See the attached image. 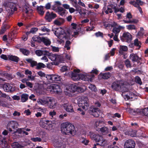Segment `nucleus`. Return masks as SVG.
I'll return each instance as SVG.
<instances>
[{
  "mask_svg": "<svg viewBox=\"0 0 148 148\" xmlns=\"http://www.w3.org/2000/svg\"><path fill=\"white\" fill-rule=\"evenodd\" d=\"M38 28L36 27H34L31 29L30 32L32 34H34L38 30Z\"/></svg>",
  "mask_w": 148,
  "mask_h": 148,
  "instance_id": "nucleus-58",
  "label": "nucleus"
},
{
  "mask_svg": "<svg viewBox=\"0 0 148 148\" xmlns=\"http://www.w3.org/2000/svg\"><path fill=\"white\" fill-rule=\"evenodd\" d=\"M88 87L92 91H93L95 92H96L97 91V89L94 85L90 84L89 86Z\"/></svg>",
  "mask_w": 148,
  "mask_h": 148,
  "instance_id": "nucleus-53",
  "label": "nucleus"
},
{
  "mask_svg": "<svg viewBox=\"0 0 148 148\" xmlns=\"http://www.w3.org/2000/svg\"><path fill=\"white\" fill-rule=\"evenodd\" d=\"M124 28V26L119 25L118 27H114L113 29L112 32L116 35L120 32L121 29H123Z\"/></svg>",
  "mask_w": 148,
  "mask_h": 148,
  "instance_id": "nucleus-34",
  "label": "nucleus"
},
{
  "mask_svg": "<svg viewBox=\"0 0 148 148\" xmlns=\"http://www.w3.org/2000/svg\"><path fill=\"white\" fill-rule=\"evenodd\" d=\"M132 16L130 13H127L126 16V20H123V21L126 23H137L138 22V20L137 19H131L132 18Z\"/></svg>",
  "mask_w": 148,
  "mask_h": 148,
  "instance_id": "nucleus-12",
  "label": "nucleus"
},
{
  "mask_svg": "<svg viewBox=\"0 0 148 148\" xmlns=\"http://www.w3.org/2000/svg\"><path fill=\"white\" fill-rule=\"evenodd\" d=\"M99 131L103 135H106L109 132V129L108 127L104 126L100 128Z\"/></svg>",
  "mask_w": 148,
  "mask_h": 148,
  "instance_id": "nucleus-26",
  "label": "nucleus"
},
{
  "mask_svg": "<svg viewBox=\"0 0 148 148\" xmlns=\"http://www.w3.org/2000/svg\"><path fill=\"white\" fill-rule=\"evenodd\" d=\"M134 43L135 46L139 47V48L141 47V43L137 39H136L134 40Z\"/></svg>",
  "mask_w": 148,
  "mask_h": 148,
  "instance_id": "nucleus-49",
  "label": "nucleus"
},
{
  "mask_svg": "<svg viewBox=\"0 0 148 148\" xmlns=\"http://www.w3.org/2000/svg\"><path fill=\"white\" fill-rule=\"evenodd\" d=\"M20 51L22 52L23 54L27 56L29 53V51L26 49L21 48L20 49Z\"/></svg>",
  "mask_w": 148,
  "mask_h": 148,
  "instance_id": "nucleus-44",
  "label": "nucleus"
},
{
  "mask_svg": "<svg viewBox=\"0 0 148 148\" xmlns=\"http://www.w3.org/2000/svg\"><path fill=\"white\" fill-rule=\"evenodd\" d=\"M40 127L48 130H51L53 129V125L51 121L47 120L45 118L41 119L39 122Z\"/></svg>",
  "mask_w": 148,
  "mask_h": 148,
  "instance_id": "nucleus-6",
  "label": "nucleus"
},
{
  "mask_svg": "<svg viewBox=\"0 0 148 148\" xmlns=\"http://www.w3.org/2000/svg\"><path fill=\"white\" fill-rule=\"evenodd\" d=\"M58 31L59 30H58L55 31V35L60 40H58V41L61 43L63 42L64 39H66L69 38L66 33L64 32L63 29H60L59 31L61 32H59Z\"/></svg>",
  "mask_w": 148,
  "mask_h": 148,
  "instance_id": "nucleus-7",
  "label": "nucleus"
},
{
  "mask_svg": "<svg viewBox=\"0 0 148 148\" xmlns=\"http://www.w3.org/2000/svg\"><path fill=\"white\" fill-rule=\"evenodd\" d=\"M101 111L99 109L96 108H93L92 110L90 111V114L95 117H98Z\"/></svg>",
  "mask_w": 148,
  "mask_h": 148,
  "instance_id": "nucleus-21",
  "label": "nucleus"
},
{
  "mask_svg": "<svg viewBox=\"0 0 148 148\" xmlns=\"http://www.w3.org/2000/svg\"><path fill=\"white\" fill-rule=\"evenodd\" d=\"M8 139L4 136L3 137L2 136H0V145L2 147L5 148L8 147L7 140Z\"/></svg>",
  "mask_w": 148,
  "mask_h": 148,
  "instance_id": "nucleus-19",
  "label": "nucleus"
},
{
  "mask_svg": "<svg viewBox=\"0 0 148 148\" xmlns=\"http://www.w3.org/2000/svg\"><path fill=\"white\" fill-rule=\"evenodd\" d=\"M0 105L3 107L10 108L11 105L10 103L5 101H2L0 103Z\"/></svg>",
  "mask_w": 148,
  "mask_h": 148,
  "instance_id": "nucleus-42",
  "label": "nucleus"
},
{
  "mask_svg": "<svg viewBox=\"0 0 148 148\" xmlns=\"http://www.w3.org/2000/svg\"><path fill=\"white\" fill-rule=\"evenodd\" d=\"M4 76L8 79H10L13 78V77L11 74L7 73H5L4 74Z\"/></svg>",
  "mask_w": 148,
  "mask_h": 148,
  "instance_id": "nucleus-52",
  "label": "nucleus"
},
{
  "mask_svg": "<svg viewBox=\"0 0 148 148\" xmlns=\"http://www.w3.org/2000/svg\"><path fill=\"white\" fill-rule=\"evenodd\" d=\"M113 11L111 10V8H110V5L107 7H103L102 11L103 13L105 12L106 14H108L109 13H111Z\"/></svg>",
  "mask_w": 148,
  "mask_h": 148,
  "instance_id": "nucleus-28",
  "label": "nucleus"
},
{
  "mask_svg": "<svg viewBox=\"0 0 148 148\" xmlns=\"http://www.w3.org/2000/svg\"><path fill=\"white\" fill-rule=\"evenodd\" d=\"M58 12L60 15L63 16L65 15L66 10L62 7H59L58 8Z\"/></svg>",
  "mask_w": 148,
  "mask_h": 148,
  "instance_id": "nucleus-35",
  "label": "nucleus"
},
{
  "mask_svg": "<svg viewBox=\"0 0 148 148\" xmlns=\"http://www.w3.org/2000/svg\"><path fill=\"white\" fill-rule=\"evenodd\" d=\"M46 77L50 83L60 81L61 79L60 76L56 74L47 75H46Z\"/></svg>",
  "mask_w": 148,
  "mask_h": 148,
  "instance_id": "nucleus-10",
  "label": "nucleus"
},
{
  "mask_svg": "<svg viewBox=\"0 0 148 148\" xmlns=\"http://www.w3.org/2000/svg\"><path fill=\"white\" fill-rule=\"evenodd\" d=\"M6 9L9 14V15H11L13 14L15 11L17 10L16 5L13 3H9L7 7H6Z\"/></svg>",
  "mask_w": 148,
  "mask_h": 148,
  "instance_id": "nucleus-11",
  "label": "nucleus"
},
{
  "mask_svg": "<svg viewBox=\"0 0 148 148\" xmlns=\"http://www.w3.org/2000/svg\"><path fill=\"white\" fill-rule=\"evenodd\" d=\"M48 55H46L48 58L53 61H57L58 60L59 56L55 54H52L48 51Z\"/></svg>",
  "mask_w": 148,
  "mask_h": 148,
  "instance_id": "nucleus-25",
  "label": "nucleus"
},
{
  "mask_svg": "<svg viewBox=\"0 0 148 148\" xmlns=\"http://www.w3.org/2000/svg\"><path fill=\"white\" fill-rule=\"evenodd\" d=\"M125 64L127 67H131L130 61L128 60H127L125 61Z\"/></svg>",
  "mask_w": 148,
  "mask_h": 148,
  "instance_id": "nucleus-60",
  "label": "nucleus"
},
{
  "mask_svg": "<svg viewBox=\"0 0 148 148\" xmlns=\"http://www.w3.org/2000/svg\"><path fill=\"white\" fill-rule=\"evenodd\" d=\"M43 10L44 7L42 6L41 5L37 7V12L39 14L41 15H43L45 13V11Z\"/></svg>",
  "mask_w": 148,
  "mask_h": 148,
  "instance_id": "nucleus-36",
  "label": "nucleus"
},
{
  "mask_svg": "<svg viewBox=\"0 0 148 148\" xmlns=\"http://www.w3.org/2000/svg\"><path fill=\"white\" fill-rule=\"evenodd\" d=\"M29 96L26 94H23L21 95V100L22 102H24L26 101L28 99Z\"/></svg>",
  "mask_w": 148,
  "mask_h": 148,
  "instance_id": "nucleus-40",
  "label": "nucleus"
},
{
  "mask_svg": "<svg viewBox=\"0 0 148 148\" xmlns=\"http://www.w3.org/2000/svg\"><path fill=\"white\" fill-rule=\"evenodd\" d=\"M136 82L140 85L142 84V82L140 78L138 77H136L135 78Z\"/></svg>",
  "mask_w": 148,
  "mask_h": 148,
  "instance_id": "nucleus-55",
  "label": "nucleus"
},
{
  "mask_svg": "<svg viewBox=\"0 0 148 148\" xmlns=\"http://www.w3.org/2000/svg\"><path fill=\"white\" fill-rule=\"evenodd\" d=\"M3 88L5 91L8 92L13 91L14 90V88L9 84H4L3 86Z\"/></svg>",
  "mask_w": 148,
  "mask_h": 148,
  "instance_id": "nucleus-22",
  "label": "nucleus"
},
{
  "mask_svg": "<svg viewBox=\"0 0 148 148\" xmlns=\"http://www.w3.org/2000/svg\"><path fill=\"white\" fill-rule=\"evenodd\" d=\"M127 29L129 30L136 29V27L135 25H129L126 26Z\"/></svg>",
  "mask_w": 148,
  "mask_h": 148,
  "instance_id": "nucleus-48",
  "label": "nucleus"
},
{
  "mask_svg": "<svg viewBox=\"0 0 148 148\" xmlns=\"http://www.w3.org/2000/svg\"><path fill=\"white\" fill-rule=\"evenodd\" d=\"M47 89L52 93H58L62 91L60 86L56 84H53L48 86Z\"/></svg>",
  "mask_w": 148,
  "mask_h": 148,
  "instance_id": "nucleus-8",
  "label": "nucleus"
},
{
  "mask_svg": "<svg viewBox=\"0 0 148 148\" xmlns=\"http://www.w3.org/2000/svg\"><path fill=\"white\" fill-rule=\"evenodd\" d=\"M88 135L92 139L94 140L97 143V145L101 146H105L107 143V140L103 136L100 134H95L93 132H89Z\"/></svg>",
  "mask_w": 148,
  "mask_h": 148,
  "instance_id": "nucleus-3",
  "label": "nucleus"
},
{
  "mask_svg": "<svg viewBox=\"0 0 148 148\" xmlns=\"http://www.w3.org/2000/svg\"><path fill=\"white\" fill-rule=\"evenodd\" d=\"M122 36L124 39L127 42H130L132 40V36L128 32L124 33Z\"/></svg>",
  "mask_w": 148,
  "mask_h": 148,
  "instance_id": "nucleus-23",
  "label": "nucleus"
},
{
  "mask_svg": "<svg viewBox=\"0 0 148 148\" xmlns=\"http://www.w3.org/2000/svg\"><path fill=\"white\" fill-rule=\"evenodd\" d=\"M41 42H42L47 46H49L51 43V41L47 37H41Z\"/></svg>",
  "mask_w": 148,
  "mask_h": 148,
  "instance_id": "nucleus-29",
  "label": "nucleus"
},
{
  "mask_svg": "<svg viewBox=\"0 0 148 148\" xmlns=\"http://www.w3.org/2000/svg\"><path fill=\"white\" fill-rule=\"evenodd\" d=\"M18 122L16 121H11L9 122L7 125V129L10 132L13 133L16 132L18 126Z\"/></svg>",
  "mask_w": 148,
  "mask_h": 148,
  "instance_id": "nucleus-9",
  "label": "nucleus"
},
{
  "mask_svg": "<svg viewBox=\"0 0 148 148\" xmlns=\"http://www.w3.org/2000/svg\"><path fill=\"white\" fill-rule=\"evenodd\" d=\"M135 145L134 141L131 140L129 139L126 140L124 144L125 148H134Z\"/></svg>",
  "mask_w": 148,
  "mask_h": 148,
  "instance_id": "nucleus-18",
  "label": "nucleus"
},
{
  "mask_svg": "<svg viewBox=\"0 0 148 148\" xmlns=\"http://www.w3.org/2000/svg\"><path fill=\"white\" fill-rule=\"evenodd\" d=\"M41 30L43 32H49L50 31L49 29L46 28L45 26L41 27Z\"/></svg>",
  "mask_w": 148,
  "mask_h": 148,
  "instance_id": "nucleus-63",
  "label": "nucleus"
},
{
  "mask_svg": "<svg viewBox=\"0 0 148 148\" xmlns=\"http://www.w3.org/2000/svg\"><path fill=\"white\" fill-rule=\"evenodd\" d=\"M128 49L127 47L125 46L120 45L119 47V52L121 54H123L124 52L126 51Z\"/></svg>",
  "mask_w": 148,
  "mask_h": 148,
  "instance_id": "nucleus-32",
  "label": "nucleus"
},
{
  "mask_svg": "<svg viewBox=\"0 0 148 148\" xmlns=\"http://www.w3.org/2000/svg\"><path fill=\"white\" fill-rule=\"evenodd\" d=\"M38 75L41 77H44L45 76V74L42 71H40L38 72Z\"/></svg>",
  "mask_w": 148,
  "mask_h": 148,
  "instance_id": "nucleus-59",
  "label": "nucleus"
},
{
  "mask_svg": "<svg viewBox=\"0 0 148 148\" xmlns=\"http://www.w3.org/2000/svg\"><path fill=\"white\" fill-rule=\"evenodd\" d=\"M54 145L56 148H65L64 142L61 138L54 141Z\"/></svg>",
  "mask_w": 148,
  "mask_h": 148,
  "instance_id": "nucleus-15",
  "label": "nucleus"
},
{
  "mask_svg": "<svg viewBox=\"0 0 148 148\" xmlns=\"http://www.w3.org/2000/svg\"><path fill=\"white\" fill-rule=\"evenodd\" d=\"M49 98V97H47L42 99H39L37 100V103L39 104L45 106H47Z\"/></svg>",
  "mask_w": 148,
  "mask_h": 148,
  "instance_id": "nucleus-17",
  "label": "nucleus"
},
{
  "mask_svg": "<svg viewBox=\"0 0 148 148\" xmlns=\"http://www.w3.org/2000/svg\"><path fill=\"white\" fill-rule=\"evenodd\" d=\"M76 7L75 10L79 12V13L81 15L86 14V13L85 12V10L81 8L79 6H77Z\"/></svg>",
  "mask_w": 148,
  "mask_h": 148,
  "instance_id": "nucleus-31",
  "label": "nucleus"
},
{
  "mask_svg": "<svg viewBox=\"0 0 148 148\" xmlns=\"http://www.w3.org/2000/svg\"><path fill=\"white\" fill-rule=\"evenodd\" d=\"M89 102L88 99L87 97H82L79 99L78 106L83 109L86 110L88 109L89 106Z\"/></svg>",
  "mask_w": 148,
  "mask_h": 148,
  "instance_id": "nucleus-5",
  "label": "nucleus"
},
{
  "mask_svg": "<svg viewBox=\"0 0 148 148\" xmlns=\"http://www.w3.org/2000/svg\"><path fill=\"white\" fill-rule=\"evenodd\" d=\"M62 107L67 112L72 113L74 111L73 106L69 103H64L62 105Z\"/></svg>",
  "mask_w": 148,
  "mask_h": 148,
  "instance_id": "nucleus-16",
  "label": "nucleus"
},
{
  "mask_svg": "<svg viewBox=\"0 0 148 148\" xmlns=\"http://www.w3.org/2000/svg\"><path fill=\"white\" fill-rule=\"evenodd\" d=\"M104 122L102 121H97L95 123V128L97 131H99L100 130V127L101 126V124H104Z\"/></svg>",
  "mask_w": 148,
  "mask_h": 148,
  "instance_id": "nucleus-30",
  "label": "nucleus"
},
{
  "mask_svg": "<svg viewBox=\"0 0 148 148\" xmlns=\"http://www.w3.org/2000/svg\"><path fill=\"white\" fill-rule=\"evenodd\" d=\"M66 89L65 92L69 93L75 92L77 89L78 87L74 84H70L66 86Z\"/></svg>",
  "mask_w": 148,
  "mask_h": 148,
  "instance_id": "nucleus-14",
  "label": "nucleus"
},
{
  "mask_svg": "<svg viewBox=\"0 0 148 148\" xmlns=\"http://www.w3.org/2000/svg\"><path fill=\"white\" fill-rule=\"evenodd\" d=\"M127 90L125 91L124 92V94H123L124 95H126V97H127V99H130V98H132L133 97V96L134 95V94L132 92H128V89H127Z\"/></svg>",
  "mask_w": 148,
  "mask_h": 148,
  "instance_id": "nucleus-39",
  "label": "nucleus"
},
{
  "mask_svg": "<svg viewBox=\"0 0 148 148\" xmlns=\"http://www.w3.org/2000/svg\"><path fill=\"white\" fill-rule=\"evenodd\" d=\"M29 9V7L26 6H25L23 8V12L26 14H27L28 12Z\"/></svg>",
  "mask_w": 148,
  "mask_h": 148,
  "instance_id": "nucleus-57",
  "label": "nucleus"
},
{
  "mask_svg": "<svg viewBox=\"0 0 148 148\" xmlns=\"http://www.w3.org/2000/svg\"><path fill=\"white\" fill-rule=\"evenodd\" d=\"M112 87L115 90H121L123 94H124V92L127 90L125 85L122 82L119 81L113 82L112 85Z\"/></svg>",
  "mask_w": 148,
  "mask_h": 148,
  "instance_id": "nucleus-4",
  "label": "nucleus"
},
{
  "mask_svg": "<svg viewBox=\"0 0 148 148\" xmlns=\"http://www.w3.org/2000/svg\"><path fill=\"white\" fill-rule=\"evenodd\" d=\"M41 37H38V36H34L32 38V40L34 41L40 42L41 41Z\"/></svg>",
  "mask_w": 148,
  "mask_h": 148,
  "instance_id": "nucleus-45",
  "label": "nucleus"
},
{
  "mask_svg": "<svg viewBox=\"0 0 148 148\" xmlns=\"http://www.w3.org/2000/svg\"><path fill=\"white\" fill-rule=\"evenodd\" d=\"M26 60L28 62L30 63L31 64V66L32 67H33L35 66H36V67L37 66V62L33 60L32 59H26Z\"/></svg>",
  "mask_w": 148,
  "mask_h": 148,
  "instance_id": "nucleus-38",
  "label": "nucleus"
},
{
  "mask_svg": "<svg viewBox=\"0 0 148 148\" xmlns=\"http://www.w3.org/2000/svg\"><path fill=\"white\" fill-rule=\"evenodd\" d=\"M116 49L115 48L112 49L110 51V53L111 56H113L114 55Z\"/></svg>",
  "mask_w": 148,
  "mask_h": 148,
  "instance_id": "nucleus-64",
  "label": "nucleus"
},
{
  "mask_svg": "<svg viewBox=\"0 0 148 148\" xmlns=\"http://www.w3.org/2000/svg\"><path fill=\"white\" fill-rule=\"evenodd\" d=\"M64 22V19L59 18L55 20L54 21V23L57 25H60L63 23Z\"/></svg>",
  "mask_w": 148,
  "mask_h": 148,
  "instance_id": "nucleus-37",
  "label": "nucleus"
},
{
  "mask_svg": "<svg viewBox=\"0 0 148 148\" xmlns=\"http://www.w3.org/2000/svg\"><path fill=\"white\" fill-rule=\"evenodd\" d=\"M31 140L34 142H41L42 140L41 139L38 137L35 138H31Z\"/></svg>",
  "mask_w": 148,
  "mask_h": 148,
  "instance_id": "nucleus-54",
  "label": "nucleus"
},
{
  "mask_svg": "<svg viewBox=\"0 0 148 148\" xmlns=\"http://www.w3.org/2000/svg\"><path fill=\"white\" fill-rule=\"evenodd\" d=\"M57 102L54 98L49 97L47 106L50 109H53L57 106Z\"/></svg>",
  "mask_w": 148,
  "mask_h": 148,
  "instance_id": "nucleus-13",
  "label": "nucleus"
},
{
  "mask_svg": "<svg viewBox=\"0 0 148 148\" xmlns=\"http://www.w3.org/2000/svg\"><path fill=\"white\" fill-rule=\"evenodd\" d=\"M109 5L110 8H111V10H112V9H113L114 11L116 13L119 12L118 8H116V5L113 4H111Z\"/></svg>",
  "mask_w": 148,
  "mask_h": 148,
  "instance_id": "nucleus-50",
  "label": "nucleus"
},
{
  "mask_svg": "<svg viewBox=\"0 0 148 148\" xmlns=\"http://www.w3.org/2000/svg\"><path fill=\"white\" fill-rule=\"evenodd\" d=\"M36 54L38 56H41L42 55H48V51L46 50H37L35 51Z\"/></svg>",
  "mask_w": 148,
  "mask_h": 148,
  "instance_id": "nucleus-27",
  "label": "nucleus"
},
{
  "mask_svg": "<svg viewBox=\"0 0 148 148\" xmlns=\"http://www.w3.org/2000/svg\"><path fill=\"white\" fill-rule=\"evenodd\" d=\"M71 42L69 40L67 41L65 43L64 47L66 48L67 50H69L70 49V47L69 46Z\"/></svg>",
  "mask_w": 148,
  "mask_h": 148,
  "instance_id": "nucleus-51",
  "label": "nucleus"
},
{
  "mask_svg": "<svg viewBox=\"0 0 148 148\" xmlns=\"http://www.w3.org/2000/svg\"><path fill=\"white\" fill-rule=\"evenodd\" d=\"M57 16L56 14L51 12L50 13L49 12L46 13L45 18L48 21H51L52 19H54Z\"/></svg>",
  "mask_w": 148,
  "mask_h": 148,
  "instance_id": "nucleus-20",
  "label": "nucleus"
},
{
  "mask_svg": "<svg viewBox=\"0 0 148 148\" xmlns=\"http://www.w3.org/2000/svg\"><path fill=\"white\" fill-rule=\"evenodd\" d=\"M130 59L133 62L139 61L141 59L140 57H139L136 54L132 53L130 55Z\"/></svg>",
  "mask_w": 148,
  "mask_h": 148,
  "instance_id": "nucleus-24",
  "label": "nucleus"
},
{
  "mask_svg": "<svg viewBox=\"0 0 148 148\" xmlns=\"http://www.w3.org/2000/svg\"><path fill=\"white\" fill-rule=\"evenodd\" d=\"M80 72L79 70L74 69L73 72H69L67 75L70 77L74 81H77L79 79L84 81H90L91 82L92 81V78L94 77V75L91 74V76L88 75V77L86 75L82 74H79L78 73Z\"/></svg>",
  "mask_w": 148,
  "mask_h": 148,
  "instance_id": "nucleus-1",
  "label": "nucleus"
},
{
  "mask_svg": "<svg viewBox=\"0 0 148 148\" xmlns=\"http://www.w3.org/2000/svg\"><path fill=\"white\" fill-rule=\"evenodd\" d=\"M51 3H48L46 4L45 5V8L46 9H49L51 7Z\"/></svg>",
  "mask_w": 148,
  "mask_h": 148,
  "instance_id": "nucleus-61",
  "label": "nucleus"
},
{
  "mask_svg": "<svg viewBox=\"0 0 148 148\" xmlns=\"http://www.w3.org/2000/svg\"><path fill=\"white\" fill-rule=\"evenodd\" d=\"M89 142V140L86 139H84L82 141V143L84 144L85 145H88Z\"/></svg>",
  "mask_w": 148,
  "mask_h": 148,
  "instance_id": "nucleus-62",
  "label": "nucleus"
},
{
  "mask_svg": "<svg viewBox=\"0 0 148 148\" xmlns=\"http://www.w3.org/2000/svg\"><path fill=\"white\" fill-rule=\"evenodd\" d=\"M143 113L144 115L148 117V108H145L143 109Z\"/></svg>",
  "mask_w": 148,
  "mask_h": 148,
  "instance_id": "nucleus-56",
  "label": "nucleus"
},
{
  "mask_svg": "<svg viewBox=\"0 0 148 148\" xmlns=\"http://www.w3.org/2000/svg\"><path fill=\"white\" fill-rule=\"evenodd\" d=\"M111 76V75L109 72L105 73H101L99 75V77H101V78L104 79H107Z\"/></svg>",
  "mask_w": 148,
  "mask_h": 148,
  "instance_id": "nucleus-33",
  "label": "nucleus"
},
{
  "mask_svg": "<svg viewBox=\"0 0 148 148\" xmlns=\"http://www.w3.org/2000/svg\"><path fill=\"white\" fill-rule=\"evenodd\" d=\"M0 97L5 98L9 100V101H11L12 100V99L8 95H7L5 94L2 93L1 92L0 90Z\"/></svg>",
  "mask_w": 148,
  "mask_h": 148,
  "instance_id": "nucleus-41",
  "label": "nucleus"
},
{
  "mask_svg": "<svg viewBox=\"0 0 148 148\" xmlns=\"http://www.w3.org/2000/svg\"><path fill=\"white\" fill-rule=\"evenodd\" d=\"M12 146L13 148H20L21 147V146L16 142L13 143Z\"/></svg>",
  "mask_w": 148,
  "mask_h": 148,
  "instance_id": "nucleus-47",
  "label": "nucleus"
},
{
  "mask_svg": "<svg viewBox=\"0 0 148 148\" xmlns=\"http://www.w3.org/2000/svg\"><path fill=\"white\" fill-rule=\"evenodd\" d=\"M61 130L62 134L66 135H74L75 134L74 127L72 124L68 122L62 124Z\"/></svg>",
  "mask_w": 148,
  "mask_h": 148,
  "instance_id": "nucleus-2",
  "label": "nucleus"
},
{
  "mask_svg": "<svg viewBox=\"0 0 148 148\" xmlns=\"http://www.w3.org/2000/svg\"><path fill=\"white\" fill-rule=\"evenodd\" d=\"M8 58L10 60L16 62H17L19 60L18 58L16 56H9Z\"/></svg>",
  "mask_w": 148,
  "mask_h": 148,
  "instance_id": "nucleus-43",
  "label": "nucleus"
},
{
  "mask_svg": "<svg viewBox=\"0 0 148 148\" xmlns=\"http://www.w3.org/2000/svg\"><path fill=\"white\" fill-rule=\"evenodd\" d=\"M46 67L45 65L42 63L39 62L37 64L36 69H39L41 68H44Z\"/></svg>",
  "mask_w": 148,
  "mask_h": 148,
  "instance_id": "nucleus-46",
  "label": "nucleus"
}]
</instances>
